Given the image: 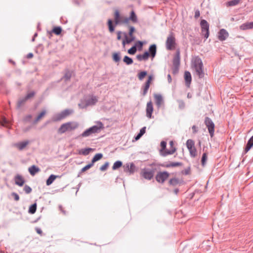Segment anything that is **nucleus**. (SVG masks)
Listing matches in <instances>:
<instances>
[{
  "instance_id": "23",
  "label": "nucleus",
  "mask_w": 253,
  "mask_h": 253,
  "mask_svg": "<svg viewBox=\"0 0 253 253\" xmlns=\"http://www.w3.org/2000/svg\"><path fill=\"white\" fill-rule=\"evenodd\" d=\"M65 118L66 117L64 116V114L61 112L60 113L54 115L52 118V120L53 122H58L65 119Z\"/></svg>"
},
{
  "instance_id": "7",
  "label": "nucleus",
  "mask_w": 253,
  "mask_h": 253,
  "mask_svg": "<svg viewBox=\"0 0 253 253\" xmlns=\"http://www.w3.org/2000/svg\"><path fill=\"white\" fill-rule=\"evenodd\" d=\"M204 123L208 128L210 136L212 137L214 133L215 125L214 123L211 118L208 117H206L205 118Z\"/></svg>"
},
{
  "instance_id": "10",
  "label": "nucleus",
  "mask_w": 253,
  "mask_h": 253,
  "mask_svg": "<svg viewBox=\"0 0 253 253\" xmlns=\"http://www.w3.org/2000/svg\"><path fill=\"white\" fill-rule=\"evenodd\" d=\"M124 171L129 173V174H133L136 170V166L133 163H127L124 166Z\"/></svg>"
},
{
  "instance_id": "37",
  "label": "nucleus",
  "mask_w": 253,
  "mask_h": 253,
  "mask_svg": "<svg viewBox=\"0 0 253 253\" xmlns=\"http://www.w3.org/2000/svg\"><path fill=\"white\" fill-rule=\"evenodd\" d=\"M62 32V29L60 27H55L51 32H49V34H51L52 32L55 34L56 35H59Z\"/></svg>"
},
{
  "instance_id": "11",
  "label": "nucleus",
  "mask_w": 253,
  "mask_h": 253,
  "mask_svg": "<svg viewBox=\"0 0 253 253\" xmlns=\"http://www.w3.org/2000/svg\"><path fill=\"white\" fill-rule=\"evenodd\" d=\"M170 149L169 150H166L162 153V156L166 157L169 155L173 154L176 150V149L174 147V143L172 141L169 142Z\"/></svg>"
},
{
  "instance_id": "43",
  "label": "nucleus",
  "mask_w": 253,
  "mask_h": 253,
  "mask_svg": "<svg viewBox=\"0 0 253 253\" xmlns=\"http://www.w3.org/2000/svg\"><path fill=\"white\" fill-rule=\"evenodd\" d=\"M179 183V180L176 178H173L169 180V185L176 186Z\"/></svg>"
},
{
  "instance_id": "15",
  "label": "nucleus",
  "mask_w": 253,
  "mask_h": 253,
  "mask_svg": "<svg viewBox=\"0 0 253 253\" xmlns=\"http://www.w3.org/2000/svg\"><path fill=\"white\" fill-rule=\"evenodd\" d=\"M14 181L16 185L19 186H22L25 182L24 178L20 174H17L14 177Z\"/></svg>"
},
{
  "instance_id": "63",
  "label": "nucleus",
  "mask_w": 253,
  "mask_h": 253,
  "mask_svg": "<svg viewBox=\"0 0 253 253\" xmlns=\"http://www.w3.org/2000/svg\"><path fill=\"white\" fill-rule=\"evenodd\" d=\"M117 40H120L122 38V37H121L122 32L120 31H117Z\"/></svg>"
},
{
  "instance_id": "47",
  "label": "nucleus",
  "mask_w": 253,
  "mask_h": 253,
  "mask_svg": "<svg viewBox=\"0 0 253 253\" xmlns=\"http://www.w3.org/2000/svg\"><path fill=\"white\" fill-rule=\"evenodd\" d=\"M135 31V28L133 26L129 27V30L128 33V35L129 36V38H133L134 40H135V37L133 35V33Z\"/></svg>"
},
{
  "instance_id": "26",
  "label": "nucleus",
  "mask_w": 253,
  "mask_h": 253,
  "mask_svg": "<svg viewBox=\"0 0 253 253\" xmlns=\"http://www.w3.org/2000/svg\"><path fill=\"white\" fill-rule=\"evenodd\" d=\"M253 146V135L248 140L246 146L245 148V153L248 152Z\"/></svg>"
},
{
  "instance_id": "2",
  "label": "nucleus",
  "mask_w": 253,
  "mask_h": 253,
  "mask_svg": "<svg viewBox=\"0 0 253 253\" xmlns=\"http://www.w3.org/2000/svg\"><path fill=\"white\" fill-rule=\"evenodd\" d=\"M96 125L93 126H92L87 128L84 131L80 136L82 137H86L92 135L93 134L99 133L101 130L104 129V125L101 122L98 121Z\"/></svg>"
},
{
  "instance_id": "60",
  "label": "nucleus",
  "mask_w": 253,
  "mask_h": 253,
  "mask_svg": "<svg viewBox=\"0 0 253 253\" xmlns=\"http://www.w3.org/2000/svg\"><path fill=\"white\" fill-rule=\"evenodd\" d=\"M130 20L128 19V17H125L123 18V19L121 21V23H123L125 24H127L128 23Z\"/></svg>"
},
{
  "instance_id": "39",
  "label": "nucleus",
  "mask_w": 253,
  "mask_h": 253,
  "mask_svg": "<svg viewBox=\"0 0 253 253\" xmlns=\"http://www.w3.org/2000/svg\"><path fill=\"white\" fill-rule=\"evenodd\" d=\"M122 165H123V163L121 161H116V162L114 163V164L112 167L113 170H116V169H119V168L122 167Z\"/></svg>"
},
{
  "instance_id": "21",
  "label": "nucleus",
  "mask_w": 253,
  "mask_h": 253,
  "mask_svg": "<svg viewBox=\"0 0 253 253\" xmlns=\"http://www.w3.org/2000/svg\"><path fill=\"white\" fill-rule=\"evenodd\" d=\"M156 45L155 44L151 45L149 48V51H148L149 53V56H151L153 58L156 54Z\"/></svg>"
},
{
  "instance_id": "18",
  "label": "nucleus",
  "mask_w": 253,
  "mask_h": 253,
  "mask_svg": "<svg viewBox=\"0 0 253 253\" xmlns=\"http://www.w3.org/2000/svg\"><path fill=\"white\" fill-rule=\"evenodd\" d=\"M253 29V22H246L240 26V29L245 31Z\"/></svg>"
},
{
  "instance_id": "50",
  "label": "nucleus",
  "mask_w": 253,
  "mask_h": 253,
  "mask_svg": "<svg viewBox=\"0 0 253 253\" xmlns=\"http://www.w3.org/2000/svg\"><path fill=\"white\" fill-rule=\"evenodd\" d=\"M61 112L64 114V116H65V117H67L71 114H72L73 111V110L70 109H65Z\"/></svg>"
},
{
  "instance_id": "3",
  "label": "nucleus",
  "mask_w": 253,
  "mask_h": 253,
  "mask_svg": "<svg viewBox=\"0 0 253 253\" xmlns=\"http://www.w3.org/2000/svg\"><path fill=\"white\" fill-rule=\"evenodd\" d=\"M79 126V124L77 122H69L61 125L58 129L59 134H63L67 131H72L76 129Z\"/></svg>"
},
{
  "instance_id": "19",
  "label": "nucleus",
  "mask_w": 253,
  "mask_h": 253,
  "mask_svg": "<svg viewBox=\"0 0 253 253\" xmlns=\"http://www.w3.org/2000/svg\"><path fill=\"white\" fill-rule=\"evenodd\" d=\"M154 97L157 106L158 108H160L164 103L162 95L161 94H155Z\"/></svg>"
},
{
  "instance_id": "30",
  "label": "nucleus",
  "mask_w": 253,
  "mask_h": 253,
  "mask_svg": "<svg viewBox=\"0 0 253 253\" xmlns=\"http://www.w3.org/2000/svg\"><path fill=\"white\" fill-rule=\"evenodd\" d=\"M114 20L115 25H119L121 23V17L118 10H116L114 14Z\"/></svg>"
},
{
  "instance_id": "48",
  "label": "nucleus",
  "mask_w": 253,
  "mask_h": 253,
  "mask_svg": "<svg viewBox=\"0 0 253 253\" xmlns=\"http://www.w3.org/2000/svg\"><path fill=\"white\" fill-rule=\"evenodd\" d=\"M147 73L145 71L141 72L137 75L139 80L140 81L144 79V78L147 75Z\"/></svg>"
},
{
  "instance_id": "28",
  "label": "nucleus",
  "mask_w": 253,
  "mask_h": 253,
  "mask_svg": "<svg viewBox=\"0 0 253 253\" xmlns=\"http://www.w3.org/2000/svg\"><path fill=\"white\" fill-rule=\"evenodd\" d=\"M128 19L131 21L133 23H137L138 22V19L135 12L132 10L130 13Z\"/></svg>"
},
{
  "instance_id": "13",
  "label": "nucleus",
  "mask_w": 253,
  "mask_h": 253,
  "mask_svg": "<svg viewBox=\"0 0 253 253\" xmlns=\"http://www.w3.org/2000/svg\"><path fill=\"white\" fill-rule=\"evenodd\" d=\"M98 101V98L96 96L91 95L90 98L85 100V107L94 105Z\"/></svg>"
},
{
  "instance_id": "51",
  "label": "nucleus",
  "mask_w": 253,
  "mask_h": 253,
  "mask_svg": "<svg viewBox=\"0 0 253 253\" xmlns=\"http://www.w3.org/2000/svg\"><path fill=\"white\" fill-rule=\"evenodd\" d=\"M136 50L137 48L136 46H133L128 50L127 52L129 54L133 55L136 53Z\"/></svg>"
},
{
  "instance_id": "35",
  "label": "nucleus",
  "mask_w": 253,
  "mask_h": 253,
  "mask_svg": "<svg viewBox=\"0 0 253 253\" xmlns=\"http://www.w3.org/2000/svg\"><path fill=\"white\" fill-rule=\"evenodd\" d=\"M120 52H115L113 54V59L115 62H119L121 60Z\"/></svg>"
},
{
  "instance_id": "1",
  "label": "nucleus",
  "mask_w": 253,
  "mask_h": 253,
  "mask_svg": "<svg viewBox=\"0 0 253 253\" xmlns=\"http://www.w3.org/2000/svg\"><path fill=\"white\" fill-rule=\"evenodd\" d=\"M192 66L198 77L200 79L204 78V65L202 59L199 56L193 58L192 60Z\"/></svg>"
},
{
  "instance_id": "33",
  "label": "nucleus",
  "mask_w": 253,
  "mask_h": 253,
  "mask_svg": "<svg viewBox=\"0 0 253 253\" xmlns=\"http://www.w3.org/2000/svg\"><path fill=\"white\" fill-rule=\"evenodd\" d=\"M103 157V154L101 153H97L92 158L91 160V163L93 165L95 162L97 161H99Z\"/></svg>"
},
{
  "instance_id": "54",
  "label": "nucleus",
  "mask_w": 253,
  "mask_h": 253,
  "mask_svg": "<svg viewBox=\"0 0 253 253\" xmlns=\"http://www.w3.org/2000/svg\"><path fill=\"white\" fill-rule=\"evenodd\" d=\"M35 93H36L34 91H31L30 92L28 93L25 97L27 100H28L31 98L35 96Z\"/></svg>"
},
{
  "instance_id": "52",
  "label": "nucleus",
  "mask_w": 253,
  "mask_h": 253,
  "mask_svg": "<svg viewBox=\"0 0 253 253\" xmlns=\"http://www.w3.org/2000/svg\"><path fill=\"white\" fill-rule=\"evenodd\" d=\"M93 166V165L92 164V163H90V164L86 165L85 167H84V168H83L81 169V172H83L85 171H86V170L89 169L90 168H91L92 166Z\"/></svg>"
},
{
  "instance_id": "59",
  "label": "nucleus",
  "mask_w": 253,
  "mask_h": 253,
  "mask_svg": "<svg viewBox=\"0 0 253 253\" xmlns=\"http://www.w3.org/2000/svg\"><path fill=\"white\" fill-rule=\"evenodd\" d=\"M11 195L13 197L14 200L17 201L19 200V196L18 194L15 192H12Z\"/></svg>"
},
{
  "instance_id": "46",
  "label": "nucleus",
  "mask_w": 253,
  "mask_h": 253,
  "mask_svg": "<svg viewBox=\"0 0 253 253\" xmlns=\"http://www.w3.org/2000/svg\"><path fill=\"white\" fill-rule=\"evenodd\" d=\"M207 159V154L206 153H204L202 155L201 159V163L203 167H204L206 165Z\"/></svg>"
},
{
  "instance_id": "14",
  "label": "nucleus",
  "mask_w": 253,
  "mask_h": 253,
  "mask_svg": "<svg viewBox=\"0 0 253 253\" xmlns=\"http://www.w3.org/2000/svg\"><path fill=\"white\" fill-rule=\"evenodd\" d=\"M152 76H149L147 81L146 82V83L145 84V85L144 86V87H142V89L143 90V92H142L143 96H145L147 94L148 90L149 88L150 84L151 82L152 81Z\"/></svg>"
},
{
  "instance_id": "56",
  "label": "nucleus",
  "mask_w": 253,
  "mask_h": 253,
  "mask_svg": "<svg viewBox=\"0 0 253 253\" xmlns=\"http://www.w3.org/2000/svg\"><path fill=\"white\" fill-rule=\"evenodd\" d=\"M109 165V162H106L103 165H102L100 168V170L101 171H105L107 169V168L108 167Z\"/></svg>"
},
{
  "instance_id": "16",
  "label": "nucleus",
  "mask_w": 253,
  "mask_h": 253,
  "mask_svg": "<svg viewBox=\"0 0 253 253\" xmlns=\"http://www.w3.org/2000/svg\"><path fill=\"white\" fill-rule=\"evenodd\" d=\"M29 143L30 141L29 140H26L15 143L14 146L19 150L21 151L23 150L29 144Z\"/></svg>"
},
{
  "instance_id": "4",
  "label": "nucleus",
  "mask_w": 253,
  "mask_h": 253,
  "mask_svg": "<svg viewBox=\"0 0 253 253\" xmlns=\"http://www.w3.org/2000/svg\"><path fill=\"white\" fill-rule=\"evenodd\" d=\"M156 170V168L150 169L145 168L141 169L140 175L144 179L150 180L154 177Z\"/></svg>"
},
{
  "instance_id": "24",
  "label": "nucleus",
  "mask_w": 253,
  "mask_h": 253,
  "mask_svg": "<svg viewBox=\"0 0 253 253\" xmlns=\"http://www.w3.org/2000/svg\"><path fill=\"white\" fill-rule=\"evenodd\" d=\"M182 163L180 162H169V163L164 164L162 166L165 168L175 167L182 166Z\"/></svg>"
},
{
  "instance_id": "17",
  "label": "nucleus",
  "mask_w": 253,
  "mask_h": 253,
  "mask_svg": "<svg viewBox=\"0 0 253 253\" xmlns=\"http://www.w3.org/2000/svg\"><path fill=\"white\" fill-rule=\"evenodd\" d=\"M153 111V106L152 102L150 101L147 103L146 116L148 118L152 117V114Z\"/></svg>"
},
{
  "instance_id": "31",
  "label": "nucleus",
  "mask_w": 253,
  "mask_h": 253,
  "mask_svg": "<svg viewBox=\"0 0 253 253\" xmlns=\"http://www.w3.org/2000/svg\"><path fill=\"white\" fill-rule=\"evenodd\" d=\"M124 35L125 39L122 42V44L124 46H125L126 44H129L131 43L132 42L134 41V39L128 38L126 33H125Z\"/></svg>"
},
{
  "instance_id": "53",
  "label": "nucleus",
  "mask_w": 253,
  "mask_h": 253,
  "mask_svg": "<svg viewBox=\"0 0 253 253\" xmlns=\"http://www.w3.org/2000/svg\"><path fill=\"white\" fill-rule=\"evenodd\" d=\"M24 191L26 194H29L32 192V188L29 186L25 185L24 187Z\"/></svg>"
},
{
  "instance_id": "64",
  "label": "nucleus",
  "mask_w": 253,
  "mask_h": 253,
  "mask_svg": "<svg viewBox=\"0 0 253 253\" xmlns=\"http://www.w3.org/2000/svg\"><path fill=\"white\" fill-rule=\"evenodd\" d=\"M190 168H188L187 169H185L184 171V173L186 175H188L190 174Z\"/></svg>"
},
{
  "instance_id": "20",
  "label": "nucleus",
  "mask_w": 253,
  "mask_h": 253,
  "mask_svg": "<svg viewBox=\"0 0 253 253\" xmlns=\"http://www.w3.org/2000/svg\"><path fill=\"white\" fill-rule=\"evenodd\" d=\"M149 57V53L148 51H145L143 54H138L136 55V59L139 61H146L148 59Z\"/></svg>"
},
{
  "instance_id": "49",
  "label": "nucleus",
  "mask_w": 253,
  "mask_h": 253,
  "mask_svg": "<svg viewBox=\"0 0 253 253\" xmlns=\"http://www.w3.org/2000/svg\"><path fill=\"white\" fill-rule=\"evenodd\" d=\"M161 154H162V153L164 152L166 150H167L166 149L167 142L166 141H162L161 142Z\"/></svg>"
},
{
  "instance_id": "27",
  "label": "nucleus",
  "mask_w": 253,
  "mask_h": 253,
  "mask_svg": "<svg viewBox=\"0 0 253 253\" xmlns=\"http://www.w3.org/2000/svg\"><path fill=\"white\" fill-rule=\"evenodd\" d=\"M28 170L32 175H34L37 172L40 171V169L36 166L33 165L29 168Z\"/></svg>"
},
{
  "instance_id": "45",
  "label": "nucleus",
  "mask_w": 253,
  "mask_h": 253,
  "mask_svg": "<svg viewBox=\"0 0 253 253\" xmlns=\"http://www.w3.org/2000/svg\"><path fill=\"white\" fill-rule=\"evenodd\" d=\"M46 114V111L43 110L41 113L37 116L34 121V123H37L42 117H43Z\"/></svg>"
},
{
  "instance_id": "36",
  "label": "nucleus",
  "mask_w": 253,
  "mask_h": 253,
  "mask_svg": "<svg viewBox=\"0 0 253 253\" xmlns=\"http://www.w3.org/2000/svg\"><path fill=\"white\" fill-rule=\"evenodd\" d=\"M123 61L128 65L133 63L132 59L126 55L124 56Z\"/></svg>"
},
{
  "instance_id": "5",
  "label": "nucleus",
  "mask_w": 253,
  "mask_h": 253,
  "mask_svg": "<svg viewBox=\"0 0 253 253\" xmlns=\"http://www.w3.org/2000/svg\"><path fill=\"white\" fill-rule=\"evenodd\" d=\"M176 45L175 36L172 32H170L166 41V47L168 50H173L175 48Z\"/></svg>"
},
{
  "instance_id": "22",
  "label": "nucleus",
  "mask_w": 253,
  "mask_h": 253,
  "mask_svg": "<svg viewBox=\"0 0 253 253\" xmlns=\"http://www.w3.org/2000/svg\"><path fill=\"white\" fill-rule=\"evenodd\" d=\"M184 79L186 86H189L191 82V75L189 71H185L184 73Z\"/></svg>"
},
{
  "instance_id": "40",
  "label": "nucleus",
  "mask_w": 253,
  "mask_h": 253,
  "mask_svg": "<svg viewBox=\"0 0 253 253\" xmlns=\"http://www.w3.org/2000/svg\"><path fill=\"white\" fill-rule=\"evenodd\" d=\"M186 146L188 149L192 147L193 148L195 147V142L192 139H188L186 141Z\"/></svg>"
},
{
  "instance_id": "34",
  "label": "nucleus",
  "mask_w": 253,
  "mask_h": 253,
  "mask_svg": "<svg viewBox=\"0 0 253 253\" xmlns=\"http://www.w3.org/2000/svg\"><path fill=\"white\" fill-rule=\"evenodd\" d=\"M27 100V99L25 96L24 97L20 98L17 104V108L18 109L20 108L26 102Z\"/></svg>"
},
{
  "instance_id": "55",
  "label": "nucleus",
  "mask_w": 253,
  "mask_h": 253,
  "mask_svg": "<svg viewBox=\"0 0 253 253\" xmlns=\"http://www.w3.org/2000/svg\"><path fill=\"white\" fill-rule=\"evenodd\" d=\"M179 108L181 110L185 108V103L183 100H178Z\"/></svg>"
},
{
  "instance_id": "62",
  "label": "nucleus",
  "mask_w": 253,
  "mask_h": 253,
  "mask_svg": "<svg viewBox=\"0 0 253 253\" xmlns=\"http://www.w3.org/2000/svg\"><path fill=\"white\" fill-rule=\"evenodd\" d=\"M200 11L198 9L196 10L195 12V16H194L195 18L197 19L200 16Z\"/></svg>"
},
{
  "instance_id": "25",
  "label": "nucleus",
  "mask_w": 253,
  "mask_h": 253,
  "mask_svg": "<svg viewBox=\"0 0 253 253\" xmlns=\"http://www.w3.org/2000/svg\"><path fill=\"white\" fill-rule=\"evenodd\" d=\"M107 25L108 27L109 31L111 33H113L115 31V27L117 25H115V23L113 24V21L111 19H109L107 21Z\"/></svg>"
},
{
  "instance_id": "61",
  "label": "nucleus",
  "mask_w": 253,
  "mask_h": 253,
  "mask_svg": "<svg viewBox=\"0 0 253 253\" xmlns=\"http://www.w3.org/2000/svg\"><path fill=\"white\" fill-rule=\"evenodd\" d=\"M145 131H146V127L144 126L141 128L139 133L140 134H141V135L142 136L145 133Z\"/></svg>"
},
{
  "instance_id": "12",
  "label": "nucleus",
  "mask_w": 253,
  "mask_h": 253,
  "mask_svg": "<svg viewBox=\"0 0 253 253\" xmlns=\"http://www.w3.org/2000/svg\"><path fill=\"white\" fill-rule=\"evenodd\" d=\"M229 36V33L224 29H221L218 33V39L221 42L225 41Z\"/></svg>"
},
{
  "instance_id": "6",
  "label": "nucleus",
  "mask_w": 253,
  "mask_h": 253,
  "mask_svg": "<svg viewBox=\"0 0 253 253\" xmlns=\"http://www.w3.org/2000/svg\"><path fill=\"white\" fill-rule=\"evenodd\" d=\"M180 61V49H177L172 60L173 68L172 72L173 74L178 73Z\"/></svg>"
},
{
  "instance_id": "42",
  "label": "nucleus",
  "mask_w": 253,
  "mask_h": 253,
  "mask_svg": "<svg viewBox=\"0 0 253 253\" xmlns=\"http://www.w3.org/2000/svg\"><path fill=\"white\" fill-rule=\"evenodd\" d=\"M190 156L195 158L197 155V150L195 147L188 149Z\"/></svg>"
},
{
  "instance_id": "38",
  "label": "nucleus",
  "mask_w": 253,
  "mask_h": 253,
  "mask_svg": "<svg viewBox=\"0 0 253 253\" xmlns=\"http://www.w3.org/2000/svg\"><path fill=\"white\" fill-rule=\"evenodd\" d=\"M240 2L239 0H231L226 3L227 6H233L237 5Z\"/></svg>"
},
{
  "instance_id": "58",
  "label": "nucleus",
  "mask_w": 253,
  "mask_h": 253,
  "mask_svg": "<svg viewBox=\"0 0 253 253\" xmlns=\"http://www.w3.org/2000/svg\"><path fill=\"white\" fill-rule=\"evenodd\" d=\"M32 116L31 115H28L24 118V121L26 122H30Z\"/></svg>"
},
{
  "instance_id": "32",
  "label": "nucleus",
  "mask_w": 253,
  "mask_h": 253,
  "mask_svg": "<svg viewBox=\"0 0 253 253\" xmlns=\"http://www.w3.org/2000/svg\"><path fill=\"white\" fill-rule=\"evenodd\" d=\"M58 176L55 175L54 174H51L48 179L46 180V184L47 185H51L52 182L54 181V180L55 179L56 177H57Z\"/></svg>"
},
{
  "instance_id": "57",
  "label": "nucleus",
  "mask_w": 253,
  "mask_h": 253,
  "mask_svg": "<svg viewBox=\"0 0 253 253\" xmlns=\"http://www.w3.org/2000/svg\"><path fill=\"white\" fill-rule=\"evenodd\" d=\"M134 46H136V47H138V49H141L142 48L143 42L141 41L137 42Z\"/></svg>"
},
{
  "instance_id": "41",
  "label": "nucleus",
  "mask_w": 253,
  "mask_h": 253,
  "mask_svg": "<svg viewBox=\"0 0 253 253\" xmlns=\"http://www.w3.org/2000/svg\"><path fill=\"white\" fill-rule=\"evenodd\" d=\"M36 210H37V204H36V203H35V204L32 205L30 207L28 211L29 213H30L31 214H34L36 211Z\"/></svg>"
},
{
  "instance_id": "8",
  "label": "nucleus",
  "mask_w": 253,
  "mask_h": 253,
  "mask_svg": "<svg viewBox=\"0 0 253 253\" xmlns=\"http://www.w3.org/2000/svg\"><path fill=\"white\" fill-rule=\"evenodd\" d=\"M200 25L201 27L202 34L204 36L205 39H207L209 36V24L208 22L204 19L201 21Z\"/></svg>"
},
{
  "instance_id": "9",
  "label": "nucleus",
  "mask_w": 253,
  "mask_h": 253,
  "mask_svg": "<svg viewBox=\"0 0 253 253\" xmlns=\"http://www.w3.org/2000/svg\"><path fill=\"white\" fill-rule=\"evenodd\" d=\"M169 173L166 171H160L157 173L156 175V181L160 183H163L168 178Z\"/></svg>"
},
{
  "instance_id": "29",
  "label": "nucleus",
  "mask_w": 253,
  "mask_h": 253,
  "mask_svg": "<svg viewBox=\"0 0 253 253\" xmlns=\"http://www.w3.org/2000/svg\"><path fill=\"white\" fill-rule=\"evenodd\" d=\"M92 150V149L90 148L82 149L79 151V154L86 156L88 155Z\"/></svg>"
},
{
  "instance_id": "44",
  "label": "nucleus",
  "mask_w": 253,
  "mask_h": 253,
  "mask_svg": "<svg viewBox=\"0 0 253 253\" xmlns=\"http://www.w3.org/2000/svg\"><path fill=\"white\" fill-rule=\"evenodd\" d=\"M72 76V72L69 70H67L64 76V79H65V81H67L70 80Z\"/></svg>"
}]
</instances>
